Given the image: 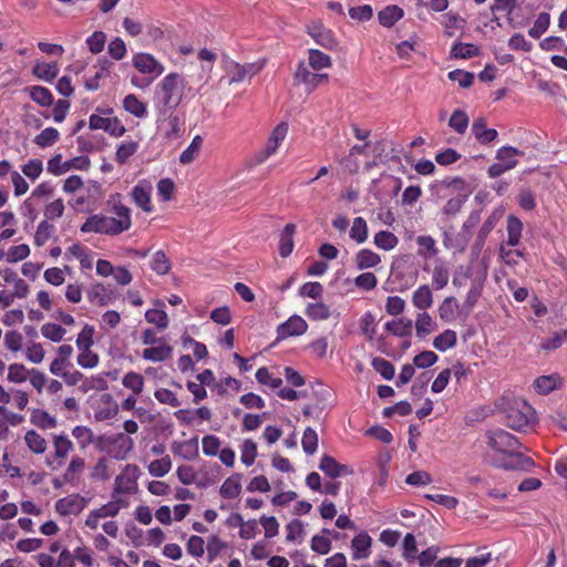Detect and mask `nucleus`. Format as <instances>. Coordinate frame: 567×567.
Segmentation results:
<instances>
[{
	"instance_id": "680f3d73",
	"label": "nucleus",
	"mask_w": 567,
	"mask_h": 567,
	"mask_svg": "<svg viewBox=\"0 0 567 567\" xmlns=\"http://www.w3.org/2000/svg\"><path fill=\"white\" fill-rule=\"evenodd\" d=\"M310 548L318 555H327L331 548V538L326 535H313L310 540Z\"/></svg>"
},
{
	"instance_id": "72a5a7b5",
	"label": "nucleus",
	"mask_w": 567,
	"mask_h": 567,
	"mask_svg": "<svg viewBox=\"0 0 567 567\" xmlns=\"http://www.w3.org/2000/svg\"><path fill=\"white\" fill-rule=\"evenodd\" d=\"M412 302L415 308L426 310L432 307L433 293L427 285L420 286L412 296Z\"/></svg>"
},
{
	"instance_id": "3c124183",
	"label": "nucleus",
	"mask_w": 567,
	"mask_h": 567,
	"mask_svg": "<svg viewBox=\"0 0 567 567\" xmlns=\"http://www.w3.org/2000/svg\"><path fill=\"white\" fill-rule=\"evenodd\" d=\"M523 224L522 221L514 215H509L507 217V233L508 240L507 244L509 246H516L519 243V238L522 235Z\"/></svg>"
},
{
	"instance_id": "c03bdc74",
	"label": "nucleus",
	"mask_w": 567,
	"mask_h": 567,
	"mask_svg": "<svg viewBox=\"0 0 567 567\" xmlns=\"http://www.w3.org/2000/svg\"><path fill=\"white\" fill-rule=\"evenodd\" d=\"M305 313L309 319L315 321L327 320L331 315L329 306L321 301L309 303L306 307Z\"/></svg>"
},
{
	"instance_id": "aec40b11",
	"label": "nucleus",
	"mask_w": 567,
	"mask_h": 567,
	"mask_svg": "<svg viewBox=\"0 0 567 567\" xmlns=\"http://www.w3.org/2000/svg\"><path fill=\"white\" fill-rule=\"evenodd\" d=\"M152 185L147 181H141L137 185H135L132 189V198L135 204L141 207L144 212H152L153 207L151 205V194H152Z\"/></svg>"
},
{
	"instance_id": "a878e982",
	"label": "nucleus",
	"mask_w": 567,
	"mask_h": 567,
	"mask_svg": "<svg viewBox=\"0 0 567 567\" xmlns=\"http://www.w3.org/2000/svg\"><path fill=\"white\" fill-rule=\"evenodd\" d=\"M561 385V378L557 373L542 375L535 379L533 386L535 392L542 395L549 394Z\"/></svg>"
},
{
	"instance_id": "f257e3e1",
	"label": "nucleus",
	"mask_w": 567,
	"mask_h": 567,
	"mask_svg": "<svg viewBox=\"0 0 567 567\" xmlns=\"http://www.w3.org/2000/svg\"><path fill=\"white\" fill-rule=\"evenodd\" d=\"M487 257L481 256L478 251H473L470 259V265L465 270L461 267L454 278L453 285L462 287L465 285L466 279H471L472 285L467 292L465 305L473 308L482 295L483 286L487 276Z\"/></svg>"
},
{
	"instance_id": "4d7b16f0",
	"label": "nucleus",
	"mask_w": 567,
	"mask_h": 567,
	"mask_svg": "<svg viewBox=\"0 0 567 567\" xmlns=\"http://www.w3.org/2000/svg\"><path fill=\"white\" fill-rule=\"evenodd\" d=\"M66 333V330L56 323H44L41 327V334L52 341V342H60L64 339V336Z\"/></svg>"
},
{
	"instance_id": "6ab92c4d",
	"label": "nucleus",
	"mask_w": 567,
	"mask_h": 567,
	"mask_svg": "<svg viewBox=\"0 0 567 567\" xmlns=\"http://www.w3.org/2000/svg\"><path fill=\"white\" fill-rule=\"evenodd\" d=\"M87 299L94 306L105 307L115 299V292L102 284H94L87 290Z\"/></svg>"
},
{
	"instance_id": "bb28decb",
	"label": "nucleus",
	"mask_w": 567,
	"mask_h": 567,
	"mask_svg": "<svg viewBox=\"0 0 567 567\" xmlns=\"http://www.w3.org/2000/svg\"><path fill=\"white\" fill-rule=\"evenodd\" d=\"M472 132L475 138L482 144H488L496 140L498 133L494 128L486 127V120L477 117L472 124Z\"/></svg>"
},
{
	"instance_id": "9d476101",
	"label": "nucleus",
	"mask_w": 567,
	"mask_h": 567,
	"mask_svg": "<svg viewBox=\"0 0 567 567\" xmlns=\"http://www.w3.org/2000/svg\"><path fill=\"white\" fill-rule=\"evenodd\" d=\"M307 330L308 323L306 320L298 315H293L277 327V340L299 337L305 334Z\"/></svg>"
},
{
	"instance_id": "b1692460",
	"label": "nucleus",
	"mask_w": 567,
	"mask_h": 567,
	"mask_svg": "<svg viewBox=\"0 0 567 567\" xmlns=\"http://www.w3.org/2000/svg\"><path fill=\"white\" fill-rule=\"evenodd\" d=\"M24 416L0 406V441L9 436V426H18L23 423Z\"/></svg>"
},
{
	"instance_id": "f8f14e48",
	"label": "nucleus",
	"mask_w": 567,
	"mask_h": 567,
	"mask_svg": "<svg viewBox=\"0 0 567 567\" xmlns=\"http://www.w3.org/2000/svg\"><path fill=\"white\" fill-rule=\"evenodd\" d=\"M264 65V62H254L246 64L230 62L227 70L229 74V84L243 82L247 76L251 78L258 74L262 70Z\"/></svg>"
},
{
	"instance_id": "4468645a",
	"label": "nucleus",
	"mask_w": 567,
	"mask_h": 567,
	"mask_svg": "<svg viewBox=\"0 0 567 567\" xmlns=\"http://www.w3.org/2000/svg\"><path fill=\"white\" fill-rule=\"evenodd\" d=\"M372 537L365 530L358 533L350 544L351 557L353 560L367 559L371 555Z\"/></svg>"
},
{
	"instance_id": "69168bd1",
	"label": "nucleus",
	"mask_w": 567,
	"mask_h": 567,
	"mask_svg": "<svg viewBox=\"0 0 567 567\" xmlns=\"http://www.w3.org/2000/svg\"><path fill=\"white\" fill-rule=\"evenodd\" d=\"M417 545L415 536L411 533L406 534L403 538L402 543V556L403 558L411 563L416 559Z\"/></svg>"
},
{
	"instance_id": "a19ab883",
	"label": "nucleus",
	"mask_w": 567,
	"mask_h": 567,
	"mask_svg": "<svg viewBox=\"0 0 567 567\" xmlns=\"http://www.w3.org/2000/svg\"><path fill=\"white\" fill-rule=\"evenodd\" d=\"M59 72L55 63L37 62L32 69V73L40 80L51 82L56 78Z\"/></svg>"
},
{
	"instance_id": "774afa93",
	"label": "nucleus",
	"mask_w": 567,
	"mask_h": 567,
	"mask_svg": "<svg viewBox=\"0 0 567 567\" xmlns=\"http://www.w3.org/2000/svg\"><path fill=\"white\" fill-rule=\"evenodd\" d=\"M203 453L207 456H217L221 450V441L218 436L207 434L202 439Z\"/></svg>"
},
{
	"instance_id": "f3484780",
	"label": "nucleus",
	"mask_w": 567,
	"mask_h": 567,
	"mask_svg": "<svg viewBox=\"0 0 567 567\" xmlns=\"http://www.w3.org/2000/svg\"><path fill=\"white\" fill-rule=\"evenodd\" d=\"M133 65L142 73L158 76L164 72V66L148 53H137L133 58Z\"/></svg>"
},
{
	"instance_id": "4be33fe9",
	"label": "nucleus",
	"mask_w": 567,
	"mask_h": 567,
	"mask_svg": "<svg viewBox=\"0 0 567 567\" xmlns=\"http://www.w3.org/2000/svg\"><path fill=\"white\" fill-rule=\"evenodd\" d=\"M73 354V348L70 344H62L56 349V357L52 360L50 364V372L53 375L59 374L60 372L73 367L71 362V357Z\"/></svg>"
},
{
	"instance_id": "dca6fc26",
	"label": "nucleus",
	"mask_w": 567,
	"mask_h": 567,
	"mask_svg": "<svg viewBox=\"0 0 567 567\" xmlns=\"http://www.w3.org/2000/svg\"><path fill=\"white\" fill-rule=\"evenodd\" d=\"M54 507L61 516L78 515L85 507V501L82 496L72 494L58 499Z\"/></svg>"
},
{
	"instance_id": "13d9d810",
	"label": "nucleus",
	"mask_w": 567,
	"mask_h": 567,
	"mask_svg": "<svg viewBox=\"0 0 567 567\" xmlns=\"http://www.w3.org/2000/svg\"><path fill=\"white\" fill-rule=\"evenodd\" d=\"M372 368L382 375L385 380H392L395 374L394 365L380 357L373 358L371 362Z\"/></svg>"
},
{
	"instance_id": "5fc2aeb1",
	"label": "nucleus",
	"mask_w": 567,
	"mask_h": 567,
	"mask_svg": "<svg viewBox=\"0 0 567 567\" xmlns=\"http://www.w3.org/2000/svg\"><path fill=\"white\" fill-rule=\"evenodd\" d=\"M449 126L458 134H464L468 127V116L462 110H455L450 120Z\"/></svg>"
},
{
	"instance_id": "7c9ffc66",
	"label": "nucleus",
	"mask_w": 567,
	"mask_h": 567,
	"mask_svg": "<svg viewBox=\"0 0 567 567\" xmlns=\"http://www.w3.org/2000/svg\"><path fill=\"white\" fill-rule=\"evenodd\" d=\"M128 506L130 499L127 497H112L109 503L95 511L97 512V516L106 518L116 516L121 509L127 508Z\"/></svg>"
},
{
	"instance_id": "f03ea898",
	"label": "nucleus",
	"mask_w": 567,
	"mask_h": 567,
	"mask_svg": "<svg viewBox=\"0 0 567 567\" xmlns=\"http://www.w3.org/2000/svg\"><path fill=\"white\" fill-rule=\"evenodd\" d=\"M115 217L96 214L90 216L81 226L83 233L118 235L131 227V210L118 203L113 206Z\"/></svg>"
},
{
	"instance_id": "8fccbe9b",
	"label": "nucleus",
	"mask_w": 567,
	"mask_h": 567,
	"mask_svg": "<svg viewBox=\"0 0 567 567\" xmlns=\"http://www.w3.org/2000/svg\"><path fill=\"white\" fill-rule=\"evenodd\" d=\"M256 380L270 389H278L282 384L281 378L271 373L266 367H261L257 370Z\"/></svg>"
},
{
	"instance_id": "f704fd0d",
	"label": "nucleus",
	"mask_w": 567,
	"mask_h": 567,
	"mask_svg": "<svg viewBox=\"0 0 567 567\" xmlns=\"http://www.w3.org/2000/svg\"><path fill=\"white\" fill-rule=\"evenodd\" d=\"M123 107L135 117L144 118L147 116L146 105L134 94H128L124 97Z\"/></svg>"
},
{
	"instance_id": "a18cd8bd",
	"label": "nucleus",
	"mask_w": 567,
	"mask_h": 567,
	"mask_svg": "<svg viewBox=\"0 0 567 567\" xmlns=\"http://www.w3.org/2000/svg\"><path fill=\"white\" fill-rule=\"evenodd\" d=\"M144 383L143 375L134 371L125 373L122 379L123 386L131 390L135 395H140L143 392Z\"/></svg>"
},
{
	"instance_id": "e433bc0d",
	"label": "nucleus",
	"mask_w": 567,
	"mask_h": 567,
	"mask_svg": "<svg viewBox=\"0 0 567 567\" xmlns=\"http://www.w3.org/2000/svg\"><path fill=\"white\" fill-rule=\"evenodd\" d=\"M286 540L288 543L300 544L306 535L305 524L300 519H292L286 525Z\"/></svg>"
},
{
	"instance_id": "7ed1b4c3",
	"label": "nucleus",
	"mask_w": 567,
	"mask_h": 567,
	"mask_svg": "<svg viewBox=\"0 0 567 567\" xmlns=\"http://www.w3.org/2000/svg\"><path fill=\"white\" fill-rule=\"evenodd\" d=\"M184 89L185 81L178 73H169L161 81L156 95L161 103L158 111L162 116L179 105Z\"/></svg>"
},
{
	"instance_id": "ddd939ff",
	"label": "nucleus",
	"mask_w": 567,
	"mask_h": 567,
	"mask_svg": "<svg viewBox=\"0 0 567 567\" xmlns=\"http://www.w3.org/2000/svg\"><path fill=\"white\" fill-rule=\"evenodd\" d=\"M319 470L322 471L324 475L331 480L354 474L352 466L341 464L334 457L328 454L322 455L319 463Z\"/></svg>"
},
{
	"instance_id": "cd10ccee",
	"label": "nucleus",
	"mask_w": 567,
	"mask_h": 567,
	"mask_svg": "<svg viewBox=\"0 0 567 567\" xmlns=\"http://www.w3.org/2000/svg\"><path fill=\"white\" fill-rule=\"evenodd\" d=\"M28 450L37 455H42L48 449L47 440L35 430H28L23 436Z\"/></svg>"
},
{
	"instance_id": "c9c22d12",
	"label": "nucleus",
	"mask_w": 567,
	"mask_h": 567,
	"mask_svg": "<svg viewBox=\"0 0 567 567\" xmlns=\"http://www.w3.org/2000/svg\"><path fill=\"white\" fill-rule=\"evenodd\" d=\"M357 269L363 270L378 266L381 261L373 250H359L354 258Z\"/></svg>"
},
{
	"instance_id": "0e129e2a",
	"label": "nucleus",
	"mask_w": 567,
	"mask_h": 567,
	"mask_svg": "<svg viewBox=\"0 0 567 567\" xmlns=\"http://www.w3.org/2000/svg\"><path fill=\"white\" fill-rule=\"evenodd\" d=\"M203 144V138L196 135L189 146L181 154L179 162L182 164H190L198 155Z\"/></svg>"
},
{
	"instance_id": "de8ad7c7",
	"label": "nucleus",
	"mask_w": 567,
	"mask_h": 567,
	"mask_svg": "<svg viewBox=\"0 0 567 567\" xmlns=\"http://www.w3.org/2000/svg\"><path fill=\"white\" fill-rule=\"evenodd\" d=\"M148 473L153 477H163L172 470V461L168 455L154 460L148 464Z\"/></svg>"
},
{
	"instance_id": "09e8293b",
	"label": "nucleus",
	"mask_w": 567,
	"mask_h": 567,
	"mask_svg": "<svg viewBox=\"0 0 567 567\" xmlns=\"http://www.w3.org/2000/svg\"><path fill=\"white\" fill-rule=\"evenodd\" d=\"M145 319L148 323L156 326L159 330L166 329L168 326V316L163 308L148 309L145 312Z\"/></svg>"
},
{
	"instance_id": "c756f323",
	"label": "nucleus",
	"mask_w": 567,
	"mask_h": 567,
	"mask_svg": "<svg viewBox=\"0 0 567 567\" xmlns=\"http://www.w3.org/2000/svg\"><path fill=\"white\" fill-rule=\"evenodd\" d=\"M172 452L183 460H194L198 455V443L196 439L173 442Z\"/></svg>"
},
{
	"instance_id": "58836bf2",
	"label": "nucleus",
	"mask_w": 567,
	"mask_h": 567,
	"mask_svg": "<svg viewBox=\"0 0 567 567\" xmlns=\"http://www.w3.org/2000/svg\"><path fill=\"white\" fill-rule=\"evenodd\" d=\"M435 328L436 323L427 312L423 311L416 316L415 329L419 338H425L433 332Z\"/></svg>"
},
{
	"instance_id": "052dcab7",
	"label": "nucleus",
	"mask_w": 567,
	"mask_h": 567,
	"mask_svg": "<svg viewBox=\"0 0 567 567\" xmlns=\"http://www.w3.org/2000/svg\"><path fill=\"white\" fill-rule=\"evenodd\" d=\"M550 23V16L547 12L538 14L533 27L528 30V34L534 39H539L548 29Z\"/></svg>"
},
{
	"instance_id": "20e7f679",
	"label": "nucleus",
	"mask_w": 567,
	"mask_h": 567,
	"mask_svg": "<svg viewBox=\"0 0 567 567\" xmlns=\"http://www.w3.org/2000/svg\"><path fill=\"white\" fill-rule=\"evenodd\" d=\"M134 440L124 433H103L97 435L96 451L110 457L124 461L134 450Z\"/></svg>"
},
{
	"instance_id": "412c9836",
	"label": "nucleus",
	"mask_w": 567,
	"mask_h": 567,
	"mask_svg": "<svg viewBox=\"0 0 567 567\" xmlns=\"http://www.w3.org/2000/svg\"><path fill=\"white\" fill-rule=\"evenodd\" d=\"M295 79H296V81L306 84L308 87V91L311 92L318 85H320L322 82L328 80V74L312 73L305 65V63L301 62L298 64V68H297L296 74H295Z\"/></svg>"
},
{
	"instance_id": "603ef678",
	"label": "nucleus",
	"mask_w": 567,
	"mask_h": 567,
	"mask_svg": "<svg viewBox=\"0 0 567 567\" xmlns=\"http://www.w3.org/2000/svg\"><path fill=\"white\" fill-rule=\"evenodd\" d=\"M257 457V444L250 440H245L240 445V461L246 466H251Z\"/></svg>"
},
{
	"instance_id": "473e14b6",
	"label": "nucleus",
	"mask_w": 567,
	"mask_h": 567,
	"mask_svg": "<svg viewBox=\"0 0 567 567\" xmlns=\"http://www.w3.org/2000/svg\"><path fill=\"white\" fill-rule=\"evenodd\" d=\"M403 9H401L398 6L391 4L386 6L378 13V19L381 25L385 28H391L395 22H398L403 17Z\"/></svg>"
},
{
	"instance_id": "6e6d98bb",
	"label": "nucleus",
	"mask_w": 567,
	"mask_h": 567,
	"mask_svg": "<svg viewBox=\"0 0 567 567\" xmlns=\"http://www.w3.org/2000/svg\"><path fill=\"white\" fill-rule=\"evenodd\" d=\"M318 434L312 427H307L302 434L301 446L307 455H313L318 449Z\"/></svg>"
},
{
	"instance_id": "49530a36",
	"label": "nucleus",
	"mask_w": 567,
	"mask_h": 567,
	"mask_svg": "<svg viewBox=\"0 0 567 567\" xmlns=\"http://www.w3.org/2000/svg\"><path fill=\"white\" fill-rule=\"evenodd\" d=\"M458 309V302L454 297L445 298L439 307L440 318L444 322H451L456 318V311Z\"/></svg>"
},
{
	"instance_id": "39448f33",
	"label": "nucleus",
	"mask_w": 567,
	"mask_h": 567,
	"mask_svg": "<svg viewBox=\"0 0 567 567\" xmlns=\"http://www.w3.org/2000/svg\"><path fill=\"white\" fill-rule=\"evenodd\" d=\"M94 334L95 328L89 323H85L76 334V364L85 370L95 369L100 364V355L93 350Z\"/></svg>"
},
{
	"instance_id": "c85d7f7f",
	"label": "nucleus",
	"mask_w": 567,
	"mask_h": 567,
	"mask_svg": "<svg viewBox=\"0 0 567 567\" xmlns=\"http://www.w3.org/2000/svg\"><path fill=\"white\" fill-rule=\"evenodd\" d=\"M223 498L234 499L241 494V475L233 474L227 477L219 488Z\"/></svg>"
},
{
	"instance_id": "0eeeda50",
	"label": "nucleus",
	"mask_w": 567,
	"mask_h": 567,
	"mask_svg": "<svg viewBox=\"0 0 567 567\" xmlns=\"http://www.w3.org/2000/svg\"><path fill=\"white\" fill-rule=\"evenodd\" d=\"M140 467L135 464H126L115 477L112 497H127L135 494L138 488Z\"/></svg>"
},
{
	"instance_id": "423d86ee",
	"label": "nucleus",
	"mask_w": 567,
	"mask_h": 567,
	"mask_svg": "<svg viewBox=\"0 0 567 567\" xmlns=\"http://www.w3.org/2000/svg\"><path fill=\"white\" fill-rule=\"evenodd\" d=\"M537 417L534 408L525 401H516L505 410V423L518 432L534 429Z\"/></svg>"
},
{
	"instance_id": "ea45409f",
	"label": "nucleus",
	"mask_w": 567,
	"mask_h": 567,
	"mask_svg": "<svg viewBox=\"0 0 567 567\" xmlns=\"http://www.w3.org/2000/svg\"><path fill=\"white\" fill-rule=\"evenodd\" d=\"M450 279L449 267L444 261L439 260L432 274V285L436 290L443 289Z\"/></svg>"
},
{
	"instance_id": "5701e85b",
	"label": "nucleus",
	"mask_w": 567,
	"mask_h": 567,
	"mask_svg": "<svg viewBox=\"0 0 567 567\" xmlns=\"http://www.w3.org/2000/svg\"><path fill=\"white\" fill-rule=\"evenodd\" d=\"M173 355V348L165 341H159L158 344L145 348L142 352V358L151 362H164Z\"/></svg>"
},
{
	"instance_id": "a211bd4d",
	"label": "nucleus",
	"mask_w": 567,
	"mask_h": 567,
	"mask_svg": "<svg viewBox=\"0 0 567 567\" xmlns=\"http://www.w3.org/2000/svg\"><path fill=\"white\" fill-rule=\"evenodd\" d=\"M309 35L321 47L326 49H334L338 42L331 30L324 28L321 23L316 22L308 27Z\"/></svg>"
},
{
	"instance_id": "9b49d317",
	"label": "nucleus",
	"mask_w": 567,
	"mask_h": 567,
	"mask_svg": "<svg viewBox=\"0 0 567 567\" xmlns=\"http://www.w3.org/2000/svg\"><path fill=\"white\" fill-rule=\"evenodd\" d=\"M89 127L91 130H104L112 136L120 137L125 132V126L117 117H103L97 114H92L89 118Z\"/></svg>"
},
{
	"instance_id": "338daca9",
	"label": "nucleus",
	"mask_w": 567,
	"mask_h": 567,
	"mask_svg": "<svg viewBox=\"0 0 567 567\" xmlns=\"http://www.w3.org/2000/svg\"><path fill=\"white\" fill-rule=\"evenodd\" d=\"M309 64L313 70L331 66V58L316 49L309 50Z\"/></svg>"
},
{
	"instance_id": "864d4df0",
	"label": "nucleus",
	"mask_w": 567,
	"mask_h": 567,
	"mask_svg": "<svg viewBox=\"0 0 567 567\" xmlns=\"http://www.w3.org/2000/svg\"><path fill=\"white\" fill-rule=\"evenodd\" d=\"M478 54V48L473 43H455L452 47L451 55L455 59H471Z\"/></svg>"
},
{
	"instance_id": "1a4fd4ad",
	"label": "nucleus",
	"mask_w": 567,
	"mask_h": 567,
	"mask_svg": "<svg viewBox=\"0 0 567 567\" xmlns=\"http://www.w3.org/2000/svg\"><path fill=\"white\" fill-rule=\"evenodd\" d=\"M53 454L47 458V465L54 468L64 464L69 454L73 451V442L64 433L52 435Z\"/></svg>"
},
{
	"instance_id": "2eb2a0df",
	"label": "nucleus",
	"mask_w": 567,
	"mask_h": 567,
	"mask_svg": "<svg viewBox=\"0 0 567 567\" xmlns=\"http://www.w3.org/2000/svg\"><path fill=\"white\" fill-rule=\"evenodd\" d=\"M20 411L24 410L29 403V394L20 389L7 390L0 384V406L7 408V404L11 403Z\"/></svg>"
},
{
	"instance_id": "79ce46f5",
	"label": "nucleus",
	"mask_w": 567,
	"mask_h": 567,
	"mask_svg": "<svg viewBox=\"0 0 567 567\" xmlns=\"http://www.w3.org/2000/svg\"><path fill=\"white\" fill-rule=\"evenodd\" d=\"M385 329L394 336L406 337L412 331V320L408 318H399L385 323Z\"/></svg>"
},
{
	"instance_id": "393cba45",
	"label": "nucleus",
	"mask_w": 567,
	"mask_h": 567,
	"mask_svg": "<svg viewBox=\"0 0 567 567\" xmlns=\"http://www.w3.org/2000/svg\"><path fill=\"white\" fill-rule=\"evenodd\" d=\"M71 434L80 450L84 451L91 445L96 449L97 435L94 434L91 427L86 425H75L71 430Z\"/></svg>"
},
{
	"instance_id": "e2e57ef3",
	"label": "nucleus",
	"mask_w": 567,
	"mask_h": 567,
	"mask_svg": "<svg viewBox=\"0 0 567 567\" xmlns=\"http://www.w3.org/2000/svg\"><path fill=\"white\" fill-rule=\"evenodd\" d=\"M30 372L28 369L21 363H12L8 367V375L7 379L12 383H23L27 381Z\"/></svg>"
},
{
	"instance_id": "37998d69",
	"label": "nucleus",
	"mask_w": 567,
	"mask_h": 567,
	"mask_svg": "<svg viewBox=\"0 0 567 567\" xmlns=\"http://www.w3.org/2000/svg\"><path fill=\"white\" fill-rule=\"evenodd\" d=\"M457 336L454 330L446 329L441 334L434 338L433 340V347L444 352L451 348H453L456 344Z\"/></svg>"
},
{
	"instance_id": "4c0bfd02",
	"label": "nucleus",
	"mask_w": 567,
	"mask_h": 567,
	"mask_svg": "<svg viewBox=\"0 0 567 567\" xmlns=\"http://www.w3.org/2000/svg\"><path fill=\"white\" fill-rule=\"evenodd\" d=\"M32 101L41 106H50L53 104V95L49 89L40 85H33L27 87Z\"/></svg>"
},
{
	"instance_id": "2f4dec72",
	"label": "nucleus",
	"mask_w": 567,
	"mask_h": 567,
	"mask_svg": "<svg viewBox=\"0 0 567 567\" xmlns=\"http://www.w3.org/2000/svg\"><path fill=\"white\" fill-rule=\"evenodd\" d=\"M30 422L42 430H52L58 425L56 419L42 409H33L31 411Z\"/></svg>"
},
{
	"instance_id": "6e6552de",
	"label": "nucleus",
	"mask_w": 567,
	"mask_h": 567,
	"mask_svg": "<svg viewBox=\"0 0 567 567\" xmlns=\"http://www.w3.org/2000/svg\"><path fill=\"white\" fill-rule=\"evenodd\" d=\"M487 444L496 452L514 455L519 450L518 440L502 429L492 430L487 433Z\"/></svg>"
},
{
	"instance_id": "bf43d9fd",
	"label": "nucleus",
	"mask_w": 567,
	"mask_h": 567,
	"mask_svg": "<svg viewBox=\"0 0 567 567\" xmlns=\"http://www.w3.org/2000/svg\"><path fill=\"white\" fill-rule=\"evenodd\" d=\"M60 137V133L54 127H47L40 134H38L34 138V143L42 147L52 146Z\"/></svg>"
}]
</instances>
